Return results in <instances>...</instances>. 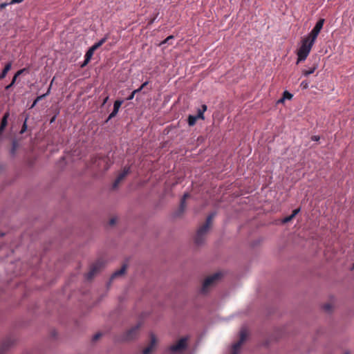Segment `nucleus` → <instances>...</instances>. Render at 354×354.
<instances>
[{
  "label": "nucleus",
  "instance_id": "14",
  "mask_svg": "<svg viewBox=\"0 0 354 354\" xmlns=\"http://www.w3.org/2000/svg\"><path fill=\"white\" fill-rule=\"evenodd\" d=\"M94 52L95 51L92 50L91 48L87 50L85 55V59L83 64L81 65V67H84L88 64V62H90L91 59L93 55Z\"/></svg>",
  "mask_w": 354,
  "mask_h": 354
},
{
  "label": "nucleus",
  "instance_id": "8",
  "mask_svg": "<svg viewBox=\"0 0 354 354\" xmlns=\"http://www.w3.org/2000/svg\"><path fill=\"white\" fill-rule=\"evenodd\" d=\"M248 333L246 329L242 328L240 331V339L232 345V354H238L242 344L246 339Z\"/></svg>",
  "mask_w": 354,
  "mask_h": 354
},
{
  "label": "nucleus",
  "instance_id": "35",
  "mask_svg": "<svg viewBox=\"0 0 354 354\" xmlns=\"http://www.w3.org/2000/svg\"><path fill=\"white\" fill-rule=\"evenodd\" d=\"M23 0H11L10 2H9V4H14V3H21Z\"/></svg>",
  "mask_w": 354,
  "mask_h": 354
},
{
  "label": "nucleus",
  "instance_id": "21",
  "mask_svg": "<svg viewBox=\"0 0 354 354\" xmlns=\"http://www.w3.org/2000/svg\"><path fill=\"white\" fill-rule=\"evenodd\" d=\"M206 110L207 106L205 104H203L201 109H199L198 110V114L196 116L198 117V119L204 120V113L205 111H206Z\"/></svg>",
  "mask_w": 354,
  "mask_h": 354
},
{
  "label": "nucleus",
  "instance_id": "19",
  "mask_svg": "<svg viewBox=\"0 0 354 354\" xmlns=\"http://www.w3.org/2000/svg\"><path fill=\"white\" fill-rule=\"evenodd\" d=\"M11 67H12L11 62H8V64H6L4 68L3 69L1 73L0 74V80L3 79L6 76L8 71L11 69Z\"/></svg>",
  "mask_w": 354,
  "mask_h": 354
},
{
  "label": "nucleus",
  "instance_id": "30",
  "mask_svg": "<svg viewBox=\"0 0 354 354\" xmlns=\"http://www.w3.org/2000/svg\"><path fill=\"white\" fill-rule=\"evenodd\" d=\"M323 308L326 311L328 312L332 309V305L330 304H326L324 305Z\"/></svg>",
  "mask_w": 354,
  "mask_h": 354
},
{
  "label": "nucleus",
  "instance_id": "42",
  "mask_svg": "<svg viewBox=\"0 0 354 354\" xmlns=\"http://www.w3.org/2000/svg\"><path fill=\"white\" fill-rule=\"evenodd\" d=\"M344 354H349V353L348 352H346Z\"/></svg>",
  "mask_w": 354,
  "mask_h": 354
},
{
  "label": "nucleus",
  "instance_id": "17",
  "mask_svg": "<svg viewBox=\"0 0 354 354\" xmlns=\"http://www.w3.org/2000/svg\"><path fill=\"white\" fill-rule=\"evenodd\" d=\"M127 270V265L126 264H124L122 265V266L121 267L120 269H119L118 270L115 271L111 276V279H113L119 276H121L122 274H124L125 271Z\"/></svg>",
  "mask_w": 354,
  "mask_h": 354
},
{
  "label": "nucleus",
  "instance_id": "10",
  "mask_svg": "<svg viewBox=\"0 0 354 354\" xmlns=\"http://www.w3.org/2000/svg\"><path fill=\"white\" fill-rule=\"evenodd\" d=\"M156 338L153 334L151 335V342L148 346H147L142 351L143 354H150L154 349L156 345Z\"/></svg>",
  "mask_w": 354,
  "mask_h": 354
},
{
  "label": "nucleus",
  "instance_id": "12",
  "mask_svg": "<svg viewBox=\"0 0 354 354\" xmlns=\"http://www.w3.org/2000/svg\"><path fill=\"white\" fill-rule=\"evenodd\" d=\"M122 104V101H121V100H116V101H115L114 104H113V110L109 114L107 120H109L111 118H113L115 116H116V115L118 114L119 109L120 108Z\"/></svg>",
  "mask_w": 354,
  "mask_h": 354
},
{
  "label": "nucleus",
  "instance_id": "41",
  "mask_svg": "<svg viewBox=\"0 0 354 354\" xmlns=\"http://www.w3.org/2000/svg\"><path fill=\"white\" fill-rule=\"evenodd\" d=\"M54 120H55V117H53V118L51 119L50 122H53Z\"/></svg>",
  "mask_w": 354,
  "mask_h": 354
},
{
  "label": "nucleus",
  "instance_id": "5",
  "mask_svg": "<svg viewBox=\"0 0 354 354\" xmlns=\"http://www.w3.org/2000/svg\"><path fill=\"white\" fill-rule=\"evenodd\" d=\"M140 328V324H136L128 330L120 339L122 342H129L136 339L138 335L139 329Z\"/></svg>",
  "mask_w": 354,
  "mask_h": 354
},
{
  "label": "nucleus",
  "instance_id": "3",
  "mask_svg": "<svg viewBox=\"0 0 354 354\" xmlns=\"http://www.w3.org/2000/svg\"><path fill=\"white\" fill-rule=\"evenodd\" d=\"M215 216V213H211L207 217L205 223L201 226L196 232V234L194 238V241L196 245H201L203 243L206 234L210 228L212 221Z\"/></svg>",
  "mask_w": 354,
  "mask_h": 354
},
{
  "label": "nucleus",
  "instance_id": "31",
  "mask_svg": "<svg viewBox=\"0 0 354 354\" xmlns=\"http://www.w3.org/2000/svg\"><path fill=\"white\" fill-rule=\"evenodd\" d=\"M102 336V334L100 333H96L93 337V341H97V339H99Z\"/></svg>",
  "mask_w": 354,
  "mask_h": 354
},
{
  "label": "nucleus",
  "instance_id": "22",
  "mask_svg": "<svg viewBox=\"0 0 354 354\" xmlns=\"http://www.w3.org/2000/svg\"><path fill=\"white\" fill-rule=\"evenodd\" d=\"M198 117L196 115H189L188 116V124L189 126H194L196 122V120H198Z\"/></svg>",
  "mask_w": 354,
  "mask_h": 354
},
{
  "label": "nucleus",
  "instance_id": "32",
  "mask_svg": "<svg viewBox=\"0 0 354 354\" xmlns=\"http://www.w3.org/2000/svg\"><path fill=\"white\" fill-rule=\"evenodd\" d=\"M17 147V142H16L15 141H14V142H12V151H11V153H15V150H16Z\"/></svg>",
  "mask_w": 354,
  "mask_h": 354
},
{
  "label": "nucleus",
  "instance_id": "25",
  "mask_svg": "<svg viewBox=\"0 0 354 354\" xmlns=\"http://www.w3.org/2000/svg\"><path fill=\"white\" fill-rule=\"evenodd\" d=\"M139 92H140V89H138V88H137V89L134 90V91L131 93V95L127 97V100H133V97H134V95H136V93H139Z\"/></svg>",
  "mask_w": 354,
  "mask_h": 354
},
{
  "label": "nucleus",
  "instance_id": "28",
  "mask_svg": "<svg viewBox=\"0 0 354 354\" xmlns=\"http://www.w3.org/2000/svg\"><path fill=\"white\" fill-rule=\"evenodd\" d=\"M173 39H174V36L170 35V36L167 37L165 40H163L160 43V45H163L165 44L169 43V40Z\"/></svg>",
  "mask_w": 354,
  "mask_h": 354
},
{
  "label": "nucleus",
  "instance_id": "20",
  "mask_svg": "<svg viewBox=\"0 0 354 354\" xmlns=\"http://www.w3.org/2000/svg\"><path fill=\"white\" fill-rule=\"evenodd\" d=\"M189 197V194L188 193L184 194L181 201H180V210L181 212H183L185 207H186V199Z\"/></svg>",
  "mask_w": 354,
  "mask_h": 354
},
{
  "label": "nucleus",
  "instance_id": "26",
  "mask_svg": "<svg viewBox=\"0 0 354 354\" xmlns=\"http://www.w3.org/2000/svg\"><path fill=\"white\" fill-rule=\"evenodd\" d=\"M16 80V76H14L10 84L6 86V89L9 90L15 84Z\"/></svg>",
  "mask_w": 354,
  "mask_h": 354
},
{
  "label": "nucleus",
  "instance_id": "13",
  "mask_svg": "<svg viewBox=\"0 0 354 354\" xmlns=\"http://www.w3.org/2000/svg\"><path fill=\"white\" fill-rule=\"evenodd\" d=\"M318 67L317 63H314L311 66L308 67V69L302 70V75L307 77L313 74Z\"/></svg>",
  "mask_w": 354,
  "mask_h": 354
},
{
  "label": "nucleus",
  "instance_id": "34",
  "mask_svg": "<svg viewBox=\"0 0 354 354\" xmlns=\"http://www.w3.org/2000/svg\"><path fill=\"white\" fill-rule=\"evenodd\" d=\"M9 4V3H2L0 4V9L1 10H3V9H5Z\"/></svg>",
  "mask_w": 354,
  "mask_h": 354
},
{
  "label": "nucleus",
  "instance_id": "38",
  "mask_svg": "<svg viewBox=\"0 0 354 354\" xmlns=\"http://www.w3.org/2000/svg\"><path fill=\"white\" fill-rule=\"evenodd\" d=\"M116 223V218H112L110 221H109V224L111 225H113L115 223Z\"/></svg>",
  "mask_w": 354,
  "mask_h": 354
},
{
  "label": "nucleus",
  "instance_id": "7",
  "mask_svg": "<svg viewBox=\"0 0 354 354\" xmlns=\"http://www.w3.org/2000/svg\"><path fill=\"white\" fill-rule=\"evenodd\" d=\"M187 340L186 337L181 338L175 344L171 345L169 348V351L172 353L182 352L187 347Z\"/></svg>",
  "mask_w": 354,
  "mask_h": 354
},
{
  "label": "nucleus",
  "instance_id": "40",
  "mask_svg": "<svg viewBox=\"0 0 354 354\" xmlns=\"http://www.w3.org/2000/svg\"><path fill=\"white\" fill-rule=\"evenodd\" d=\"M109 100V97H108V96H106V97L104 99V100H103L102 105L105 104L106 103V102H107V100Z\"/></svg>",
  "mask_w": 354,
  "mask_h": 354
},
{
  "label": "nucleus",
  "instance_id": "24",
  "mask_svg": "<svg viewBox=\"0 0 354 354\" xmlns=\"http://www.w3.org/2000/svg\"><path fill=\"white\" fill-rule=\"evenodd\" d=\"M292 97V95L288 91H286L283 93V99H281V101L283 100V99L290 100Z\"/></svg>",
  "mask_w": 354,
  "mask_h": 354
},
{
  "label": "nucleus",
  "instance_id": "15",
  "mask_svg": "<svg viewBox=\"0 0 354 354\" xmlns=\"http://www.w3.org/2000/svg\"><path fill=\"white\" fill-rule=\"evenodd\" d=\"M9 116H10V113H9V111H7L4 113V115L2 118V120L1 122V126H0V130H1L2 131H3L4 129L7 126L8 119Z\"/></svg>",
  "mask_w": 354,
  "mask_h": 354
},
{
  "label": "nucleus",
  "instance_id": "33",
  "mask_svg": "<svg viewBox=\"0 0 354 354\" xmlns=\"http://www.w3.org/2000/svg\"><path fill=\"white\" fill-rule=\"evenodd\" d=\"M25 71H26V68H22V69L18 71L14 76H16V78H17L19 75H21Z\"/></svg>",
  "mask_w": 354,
  "mask_h": 354
},
{
  "label": "nucleus",
  "instance_id": "27",
  "mask_svg": "<svg viewBox=\"0 0 354 354\" xmlns=\"http://www.w3.org/2000/svg\"><path fill=\"white\" fill-rule=\"evenodd\" d=\"M26 121H27V118H26V120H25V121H24V122L23 124V126L21 127V129L20 131V133L21 134L24 133L26 131V129H27Z\"/></svg>",
  "mask_w": 354,
  "mask_h": 354
},
{
  "label": "nucleus",
  "instance_id": "6",
  "mask_svg": "<svg viewBox=\"0 0 354 354\" xmlns=\"http://www.w3.org/2000/svg\"><path fill=\"white\" fill-rule=\"evenodd\" d=\"M221 277V274L219 272L215 273L208 277H207L203 283L202 287V292H205L207 291L208 288L214 284L216 281H217Z\"/></svg>",
  "mask_w": 354,
  "mask_h": 354
},
{
  "label": "nucleus",
  "instance_id": "9",
  "mask_svg": "<svg viewBox=\"0 0 354 354\" xmlns=\"http://www.w3.org/2000/svg\"><path fill=\"white\" fill-rule=\"evenodd\" d=\"M131 172V167L129 166H126L124 167L123 170L118 174L115 180L113 183V188H116L118 185L120 183L122 180Z\"/></svg>",
  "mask_w": 354,
  "mask_h": 354
},
{
  "label": "nucleus",
  "instance_id": "18",
  "mask_svg": "<svg viewBox=\"0 0 354 354\" xmlns=\"http://www.w3.org/2000/svg\"><path fill=\"white\" fill-rule=\"evenodd\" d=\"M107 39H108V37L105 36L104 37L101 39L98 42L93 44L91 47V48L92 50H93L94 51H95L97 48H99L101 46H102L106 41Z\"/></svg>",
  "mask_w": 354,
  "mask_h": 354
},
{
  "label": "nucleus",
  "instance_id": "37",
  "mask_svg": "<svg viewBox=\"0 0 354 354\" xmlns=\"http://www.w3.org/2000/svg\"><path fill=\"white\" fill-rule=\"evenodd\" d=\"M311 140L313 141H318L319 140V136H313L311 137Z\"/></svg>",
  "mask_w": 354,
  "mask_h": 354
},
{
  "label": "nucleus",
  "instance_id": "4",
  "mask_svg": "<svg viewBox=\"0 0 354 354\" xmlns=\"http://www.w3.org/2000/svg\"><path fill=\"white\" fill-rule=\"evenodd\" d=\"M112 162L109 156H96L91 159V167L99 171H105L109 169Z\"/></svg>",
  "mask_w": 354,
  "mask_h": 354
},
{
  "label": "nucleus",
  "instance_id": "11",
  "mask_svg": "<svg viewBox=\"0 0 354 354\" xmlns=\"http://www.w3.org/2000/svg\"><path fill=\"white\" fill-rule=\"evenodd\" d=\"M100 266H101L99 262L93 264L91 267L90 271L86 274V279L88 280L92 279L94 275L99 271Z\"/></svg>",
  "mask_w": 354,
  "mask_h": 354
},
{
  "label": "nucleus",
  "instance_id": "36",
  "mask_svg": "<svg viewBox=\"0 0 354 354\" xmlns=\"http://www.w3.org/2000/svg\"><path fill=\"white\" fill-rule=\"evenodd\" d=\"M148 82H144L140 86V88H138V89H140V91H142V88H144L147 84H148Z\"/></svg>",
  "mask_w": 354,
  "mask_h": 354
},
{
  "label": "nucleus",
  "instance_id": "1",
  "mask_svg": "<svg viewBox=\"0 0 354 354\" xmlns=\"http://www.w3.org/2000/svg\"><path fill=\"white\" fill-rule=\"evenodd\" d=\"M325 20L320 19L316 23L315 27L310 32V33L302 38L301 44L297 50V64L300 62L304 61L308 56L313 46L314 45L317 36L319 35L321 30L323 28Z\"/></svg>",
  "mask_w": 354,
  "mask_h": 354
},
{
  "label": "nucleus",
  "instance_id": "2",
  "mask_svg": "<svg viewBox=\"0 0 354 354\" xmlns=\"http://www.w3.org/2000/svg\"><path fill=\"white\" fill-rule=\"evenodd\" d=\"M325 20L320 19L316 23L315 27L310 32V33L302 38L301 44L297 50V64L300 62L304 61L308 56L313 46L314 45L317 36L319 35L321 30L323 28Z\"/></svg>",
  "mask_w": 354,
  "mask_h": 354
},
{
  "label": "nucleus",
  "instance_id": "16",
  "mask_svg": "<svg viewBox=\"0 0 354 354\" xmlns=\"http://www.w3.org/2000/svg\"><path fill=\"white\" fill-rule=\"evenodd\" d=\"M300 212V208H297V209H295L292 211V214L288 216H286L283 219V223H287L290 221H291L295 216L296 215Z\"/></svg>",
  "mask_w": 354,
  "mask_h": 354
},
{
  "label": "nucleus",
  "instance_id": "39",
  "mask_svg": "<svg viewBox=\"0 0 354 354\" xmlns=\"http://www.w3.org/2000/svg\"><path fill=\"white\" fill-rule=\"evenodd\" d=\"M38 102H39V100H37V99L36 98V99L34 100V102H33V103H32V106H31V108L34 107V106L37 104V103Z\"/></svg>",
  "mask_w": 354,
  "mask_h": 354
},
{
  "label": "nucleus",
  "instance_id": "29",
  "mask_svg": "<svg viewBox=\"0 0 354 354\" xmlns=\"http://www.w3.org/2000/svg\"><path fill=\"white\" fill-rule=\"evenodd\" d=\"M300 86L304 89H306L308 88V82L306 80L302 81Z\"/></svg>",
  "mask_w": 354,
  "mask_h": 354
},
{
  "label": "nucleus",
  "instance_id": "23",
  "mask_svg": "<svg viewBox=\"0 0 354 354\" xmlns=\"http://www.w3.org/2000/svg\"><path fill=\"white\" fill-rule=\"evenodd\" d=\"M52 81H53V80ZM51 83H53V82H51ZM51 85H52V84H50V86H49V88H48V91H47V92L46 93H44V94H43L41 95H39V96H38L37 97V100H39V101L41 100L43 98H44L46 96H47L50 93V88H51Z\"/></svg>",
  "mask_w": 354,
  "mask_h": 354
}]
</instances>
